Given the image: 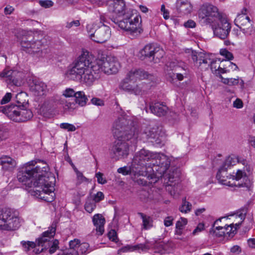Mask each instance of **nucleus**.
<instances>
[{"label":"nucleus","instance_id":"f257e3e1","mask_svg":"<svg viewBox=\"0 0 255 255\" xmlns=\"http://www.w3.org/2000/svg\"><path fill=\"white\" fill-rule=\"evenodd\" d=\"M120 67L119 62L114 57L97 59L92 62L89 53L84 52L73 63L66 75L69 79L90 87L97 79L100 71L107 74H116Z\"/></svg>","mask_w":255,"mask_h":255},{"label":"nucleus","instance_id":"f03ea898","mask_svg":"<svg viewBox=\"0 0 255 255\" xmlns=\"http://www.w3.org/2000/svg\"><path fill=\"white\" fill-rule=\"evenodd\" d=\"M112 132L117 139L112 147L111 157L116 160L127 157L129 146L137 142L136 122L128 116H121L114 122Z\"/></svg>","mask_w":255,"mask_h":255},{"label":"nucleus","instance_id":"7ed1b4c3","mask_svg":"<svg viewBox=\"0 0 255 255\" xmlns=\"http://www.w3.org/2000/svg\"><path fill=\"white\" fill-rule=\"evenodd\" d=\"M108 10L119 16H123L122 19L113 18L112 20L119 27L127 32L133 38L139 35L142 31L141 28V17L133 9H126L124 0H111L109 1Z\"/></svg>","mask_w":255,"mask_h":255},{"label":"nucleus","instance_id":"20e7f679","mask_svg":"<svg viewBox=\"0 0 255 255\" xmlns=\"http://www.w3.org/2000/svg\"><path fill=\"white\" fill-rule=\"evenodd\" d=\"M154 153L144 149L136 152L132 161L133 170H138L142 176L149 178V173H151L149 162H152L153 159L156 156Z\"/></svg>","mask_w":255,"mask_h":255},{"label":"nucleus","instance_id":"39448f33","mask_svg":"<svg viewBox=\"0 0 255 255\" xmlns=\"http://www.w3.org/2000/svg\"><path fill=\"white\" fill-rule=\"evenodd\" d=\"M20 44L23 50L36 57H42L45 55L43 51V42L41 40L33 41V35L31 32L22 30Z\"/></svg>","mask_w":255,"mask_h":255},{"label":"nucleus","instance_id":"423d86ee","mask_svg":"<svg viewBox=\"0 0 255 255\" xmlns=\"http://www.w3.org/2000/svg\"><path fill=\"white\" fill-rule=\"evenodd\" d=\"M154 154H155L156 156L153 159L152 162H149V166H151L150 170L152 173H149L148 179H152V181L156 182L162 177L169 167L170 160L163 154L157 153Z\"/></svg>","mask_w":255,"mask_h":255},{"label":"nucleus","instance_id":"0eeeda50","mask_svg":"<svg viewBox=\"0 0 255 255\" xmlns=\"http://www.w3.org/2000/svg\"><path fill=\"white\" fill-rule=\"evenodd\" d=\"M0 112L15 122H25L33 117V113L30 110L14 105L0 106Z\"/></svg>","mask_w":255,"mask_h":255},{"label":"nucleus","instance_id":"6e6552de","mask_svg":"<svg viewBox=\"0 0 255 255\" xmlns=\"http://www.w3.org/2000/svg\"><path fill=\"white\" fill-rule=\"evenodd\" d=\"M20 226V220L18 216L8 208L0 210V230L15 231Z\"/></svg>","mask_w":255,"mask_h":255},{"label":"nucleus","instance_id":"1a4fd4ad","mask_svg":"<svg viewBox=\"0 0 255 255\" xmlns=\"http://www.w3.org/2000/svg\"><path fill=\"white\" fill-rule=\"evenodd\" d=\"M20 226V220L18 216L8 208L0 210V230L15 231Z\"/></svg>","mask_w":255,"mask_h":255},{"label":"nucleus","instance_id":"9d476101","mask_svg":"<svg viewBox=\"0 0 255 255\" xmlns=\"http://www.w3.org/2000/svg\"><path fill=\"white\" fill-rule=\"evenodd\" d=\"M233 216L236 219H239L238 222L235 224L232 223L230 225L220 226L219 223L221 222L222 219L227 218L226 217H221L214 222L213 227H215V229L214 230L213 233L216 236L221 237L225 236L226 234L230 236L236 233L237 228L241 225L245 218V213H237L234 214Z\"/></svg>","mask_w":255,"mask_h":255},{"label":"nucleus","instance_id":"9b49d317","mask_svg":"<svg viewBox=\"0 0 255 255\" xmlns=\"http://www.w3.org/2000/svg\"><path fill=\"white\" fill-rule=\"evenodd\" d=\"M86 28L91 39L97 43H104L111 36L110 27L104 23L98 27L96 24H88Z\"/></svg>","mask_w":255,"mask_h":255},{"label":"nucleus","instance_id":"f8f14e48","mask_svg":"<svg viewBox=\"0 0 255 255\" xmlns=\"http://www.w3.org/2000/svg\"><path fill=\"white\" fill-rule=\"evenodd\" d=\"M198 15L200 20L206 24L213 23L216 19H220L221 17L217 7L208 3L201 6Z\"/></svg>","mask_w":255,"mask_h":255},{"label":"nucleus","instance_id":"ddd939ff","mask_svg":"<svg viewBox=\"0 0 255 255\" xmlns=\"http://www.w3.org/2000/svg\"><path fill=\"white\" fill-rule=\"evenodd\" d=\"M34 163H36V162L34 161L27 163L26 166L22 167L17 173L18 180L28 187H32L34 178L36 177L33 168Z\"/></svg>","mask_w":255,"mask_h":255},{"label":"nucleus","instance_id":"4468645a","mask_svg":"<svg viewBox=\"0 0 255 255\" xmlns=\"http://www.w3.org/2000/svg\"><path fill=\"white\" fill-rule=\"evenodd\" d=\"M56 225L53 223L49 229L43 232L41 237L39 238L36 241V245L38 247H41V248L36 249V254H38L43 252L44 250L47 249V247L50 246L52 241L51 239L54 237L56 232Z\"/></svg>","mask_w":255,"mask_h":255},{"label":"nucleus","instance_id":"2eb2a0df","mask_svg":"<svg viewBox=\"0 0 255 255\" xmlns=\"http://www.w3.org/2000/svg\"><path fill=\"white\" fill-rule=\"evenodd\" d=\"M55 181V178L52 173H42L38 174L37 177L34 178L32 186H33L35 189L48 188L53 186Z\"/></svg>","mask_w":255,"mask_h":255},{"label":"nucleus","instance_id":"dca6fc26","mask_svg":"<svg viewBox=\"0 0 255 255\" xmlns=\"http://www.w3.org/2000/svg\"><path fill=\"white\" fill-rule=\"evenodd\" d=\"M119 88L125 91L133 93L135 95H140L149 89V86L143 83L135 85L128 81V79L125 78L121 82Z\"/></svg>","mask_w":255,"mask_h":255},{"label":"nucleus","instance_id":"f3484780","mask_svg":"<svg viewBox=\"0 0 255 255\" xmlns=\"http://www.w3.org/2000/svg\"><path fill=\"white\" fill-rule=\"evenodd\" d=\"M147 139L154 144H159L162 141L161 129L155 124L149 125L144 131Z\"/></svg>","mask_w":255,"mask_h":255},{"label":"nucleus","instance_id":"a211bd4d","mask_svg":"<svg viewBox=\"0 0 255 255\" xmlns=\"http://www.w3.org/2000/svg\"><path fill=\"white\" fill-rule=\"evenodd\" d=\"M53 190V186L48 188H43L41 189H35L32 192L31 194L41 200L47 202H51L54 200L55 197V193Z\"/></svg>","mask_w":255,"mask_h":255},{"label":"nucleus","instance_id":"6ab92c4d","mask_svg":"<svg viewBox=\"0 0 255 255\" xmlns=\"http://www.w3.org/2000/svg\"><path fill=\"white\" fill-rule=\"evenodd\" d=\"M125 78L128 79V81L132 82V83H134V82L138 79H147L151 81L155 79L153 75L149 74L145 71L140 69L131 70L127 74Z\"/></svg>","mask_w":255,"mask_h":255},{"label":"nucleus","instance_id":"aec40b11","mask_svg":"<svg viewBox=\"0 0 255 255\" xmlns=\"http://www.w3.org/2000/svg\"><path fill=\"white\" fill-rule=\"evenodd\" d=\"M220 23L214 29V34L219 38L225 39L230 32L231 26L230 23L226 19L221 17Z\"/></svg>","mask_w":255,"mask_h":255},{"label":"nucleus","instance_id":"412c9836","mask_svg":"<svg viewBox=\"0 0 255 255\" xmlns=\"http://www.w3.org/2000/svg\"><path fill=\"white\" fill-rule=\"evenodd\" d=\"M227 169V167H225L222 165L217 172L216 178L221 184L229 186H232L233 183H231L230 181H228V179L232 178V175H228Z\"/></svg>","mask_w":255,"mask_h":255},{"label":"nucleus","instance_id":"4be33fe9","mask_svg":"<svg viewBox=\"0 0 255 255\" xmlns=\"http://www.w3.org/2000/svg\"><path fill=\"white\" fill-rule=\"evenodd\" d=\"M150 112L158 117L165 116L168 110V107L159 102L151 103L149 105Z\"/></svg>","mask_w":255,"mask_h":255},{"label":"nucleus","instance_id":"5701e85b","mask_svg":"<svg viewBox=\"0 0 255 255\" xmlns=\"http://www.w3.org/2000/svg\"><path fill=\"white\" fill-rule=\"evenodd\" d=\"M93 222L96 227V234L98 236L103 235L104 232V225L105 223V220L102 215L97 214L93 217Z\"/></svg>","mask_w":255,"mask_h":255},{"label":"nucleus","instance_id":"b1692460","mask_svg":"<svg viewBox=\"0 0 255 255\" xmlns=\"http://www.w3.org/2000/svg\"><path fill=\"white\" fill-rule=\"evenodd\" d=\"M31 90L34 93V94L36 96H42L43 95L46 90V85L40 81L33 80V84L30 87Z\"/></svg>","mask_w":255,"mask_h":255},{"label":"nucleus","instance_id":"393cba45","mask_svg":"<svg viewBox=\"0 0 255 255\" xmlns=\"http://www.w3.org/2000/svg\"><path fill=\"white\" fill-rule=\"evenodd\" d=\"M155 44H148L146 45L139 51L138 56L141 60L148 59L151 61L153 52L154 50Z\"/></svg>","mask_w":255,"mask_h":255},{"label":"nucleus","instance_id":"a878e982","mask_svg":"<svg viewBox=\"0 0 255 255\" xmlns=\"http://www.w3.org/2000/svg\"><path fill=\"white\" fill-rule=\"evenodd\" d=\"M232 178L233 180L235 179L237 181H239L241 179H243V183H238L237 185L235 184V186H237L239 187H249L248 182L249 181L248 180V178L247 176L246 173L243 172L242 170L238 169L235 175H232Z\"/></svg>","mask_w":255,"mask_h":255},{"label":"nucleus","instance_id":"bb28decb","mask_svg":"<svg viewBox=\"0 0 255 255\" xmlns=\"http://www.w3.org/2000/svg\"><path fill=\"white\" fill-rule=\"evenodd\" d=\"M17 74H18L17 72L6 68L0 73V77L7 78L10 82L14 85L18 86L20 84L18 80L15 78L16 75Z\"/></svg>","mask_w":255,"mask_h":255},{"label":"nucleus","instance_id":"cd10ccee","mask_svg":"<svg viewBox=\"0 0 255 255\" xmlns=\"http://www.w3.org/2000/svg\"><path fill=\"white\" fill-rule=\"evenodd\" d=\"M178 11L182 14L190 13L192 9L191 3L188 0L181 1L177 4Z\"/></svg>","mask_w":255,"mask_h":255},{"label":"nucleus","instance_id":"c85d7f7f","mask_svg":"<svg viewBox=\"0 0 255 255\" xmlns=\"http://www.w3.org/2000/svg\"><path fill=\"white\" fill-rule=\"evenodd\" d=\"M17 105L14 106L27 108L28 107V99L27 95L24 92L18 93L15 97Z\"/></svg>","mask_w":255,"mask_h":255},{"label":"nucleus","instance_id":"c756f323","mask_svg":"<svg viewBox=\"0 0 255 255\" xmlns=\"http://www.w3.org/2000/svg\"><path fill=\"white\" fill-rule=\"evenodd\" d=\"M0 164L2 166V168L5 170H11L16 166L15 160L7 156L0 158Z\"/></svg>","mask_w":255,"mask_h":255},{"label":"nucleus","instance_id":"7c9ffc66","mask_svg":"<svg viewBox=\"0 0 255 255\" xmlns=\"http://www.w3.org/2000/svg\"><path fill=\"white\" fill-rule=\"evenodd\" d=\"M150 249V242L146 241L145 244H138L137 245L133 246L132 247H130L129 246L125 247L121 250L118 251V254H120V252H126L128 251H129L131 249V251L136 250H141L142 251L149 250Z\"/></svg>","mask_w":255,"mask_h":255},{"label":"nucleus","instance_id":"2f4dec72","mask_svg":"<svg viewBox=\"0 0 255 255\" xmlns=\"http://www.w3.org/2000/svg\"><path fill=\"white\" fill-rule=\"evenodd\" d=\"M180 173L177 169L170 170L169 173H166V172L162 176L165 180H167L168 182L172 183L174 182H178L179 179Z\"/></svg>","mask_w":255,"mask_h":255},{"label":"nucleus","instance_id":"473e14b6","mask_svg":"<svg viewBox=\"0 0 255 255\" xmlns=\"http://www.w3.org/2000/svg\"><path fill=\"white\" fill-rule=\"evenodd\" d=\"M182 72H173L172 75L168 73V76L170 78L169 80L171 83H174V80L177 79L178 81H182L184 77H186L188 75L187 69H181Z\"/></svg>","mask_w":255,"mask_h":255},{"label":"nucleus","instance_id":"72a5a7b5","mask_svg":"<svg viewBox=\"0 0 255 255\" xmlns=\"http://www.w3.org/2000/svg\"><path fill=\"white\" fill-rule=\"evenodd\" d=\"M165 52L163 49L160 46L155 44L154 50L153 52L151 61L154 63H158L159 60L163 57Z\"/></svg>","mask_w":255,"mask_h":255},{"label":"nucleus","instance_id":"f704fd0d","mask_svg":"<svg viewBox=\"0 0 255 255\" xmlns=\"http://www.w3.org/2000/svg\"><path fill=\"white\" fill-rule=\"evenodd\" d=\"M142 220V229L148 230L153 226V220L151 217L142 213H138Z\"/></svg>","mask_w":255,"mask_h":255},{"label":"nucleus","instance_id":"c9c22d12","mask_svg":"<svg viewBox=\"0 0 255 255\" xmlns=\"http://www.w3.org/2000/svg\"><path fill=\"white\" fill-rule=\"evenodd\" d=\"M33 168L35 173V177H37L38 174L50 173L48 165L46 163L43 161L39 162L38 164L35 167H33Z\"/></svg>","mask_w":255,"mask_h":255},{"label":"nucleus","instance_id":"e433bc0d","mask_svg":"<svg viewBox=\"0 0 255 255\" xmlns=\"http://www.w3.org/2000/svg\"><path fill=\"white\" fill-rule=\"evenodd\" d=\"M133 169L132 168V163H131V165L130 167H128L126 166L119 168L118 169V172L119 173H122L123 175H126L128 174L130 175H134L135 176H141L139 172H138V170H132Z\"/></svg>","mask_w":255,"mask_h":255},{"label":"nucleus","instance_id":"4c0bfd02","mask_svg":"<svg viewBox=\"0 0 255 255\" xmlns=\"http://www.w3.org/2000/svg\"><path fill=\"white\" fill-rule=\"evenodd\" d=\"M75 98L76 103L79 106L83 107L86 105L88 99L83 91L77 92Z\"/></svg>","mask_w":255,"mask_h":255},{"label":"nucleus","instance_id":"58836bf2","mask_svg":"<svg viewBox=\"0 0 255 255\" xmlns=\"http://www.w3.org/2000/svg\"><path fill=\"white\" fill-rule=\"evenodd\" d=\"M251 21L250 17L244 14H238L237 17L235 19V24L238 26L240 27L242 26L245 25L247 22Z\"/></svg>","mask_w":255,"mask_h":255},{"label":"nucleus","instance_id":"ea45409f","mask_svg":"<svg viewBox=\"0 0 255 255\" xmlns=\"http://www.w3.org/2000/svg\"><path fill=\"white\" fill-rule=\"evenodd\" d=\"M205 55L206 54L203 52H192V59L197 66H201V60L204 58Z\"/></svg>","mask_w":255,"mask_h":255},{"label":"nucleus","instance_id":"a19ab883","mask_svg":"<svg viewBox=\"0 0 255 255\" xmlns=\"http://www.w3.org/2000/svg\"><path fill=\"white\" fill-rule=\"evenodd\" d=\"M91 251L89 244L87 243H83L80 244L78 250H76V252L77 253V255H84L89 253Z\"/></svg>","mask_w":255,"mask_h":255},{"label":"nucleus","instance_id":"79ce46f5","mask_svg":"<svg viewBox=\"0 0 255 255\" xmlns=\"http://www.w3.org/2000/svg\"><path fill=\"white\" fill-rule=\"evenodd\" d=\"M239 28L242 30L243 33L245 36L251 35L254 31V28L251 21L247 22L246 24H245V25L242 26Z\"/></svg>","mask_w":255,"mask_h":255},{"label":"nucleus","instance_id":"37998d69","mask_svg":"<svg viewBox=\"0 0 255 255\" xmlns=\"http://www.w3.org/2000/svg\"><path fill=\"white\" fill-rule=\"evenodd\" d=\"M96 207V203L91 198H88L85 204V209L89 213H92Z\"/></svg>","mask_w":255,"mask_h":255},{"label":"nucleus","instance_id":"c03bdc74","mask_svg":"<svg viewBox=\"0 0 255 255\" xmlns=\"http://www.w3.org/2000/svg\"><path fill=\"white\" fill-rule=\"evenodd\" d=\"M191 208L192 204L190 202L186 201V198L183 199L182 205L179 208L180 212L186 213L190 211Z\"/></svg>","mask_w":255,"mask_h":255},{"label":"nucleus","instance_id":"a18cd8bd","mask_svg":"<svg viewBox=\"0 0 255 255\" xmlns=\"http://www.w3.org/2000/svg\"><path fill=\"white\" fill-rule=\"evenodd\" d=\"M221 62L219 59H212L210 64L211 70L212 72L217 74V71L220 68L221 66Z\"/></svg>","mask_w":255,"mask_h":255},{"label":"nucleus","instance_id":"49530a36","mask_svg":"<svg viewBox=\"0 0 255 255\" xmlns=\"http://www.w3.org/2000/svg\"><path fill=\"white\" fill-rule=\"evenodd\" d=\"M237 162H239L237 158L229 156L226 159L222 165L228 168L231 166L235 165Z\"/></svg>","mask_w":255,"mask_h":255},{"label":"nucleus","instance_id":"de8ad7c7","mask_svg":"<svg viewBox=\"0 0 255 255\" xmlns=\"http://www.w3.org/2000/svg\"><path fill=\"white\" fill-rule=\"evenodd\" d=\"M21 244L23 248V250L25 252H28L31 249L35 248L37 246L36 243L30 241H22Z\"/></svg>","mask_w":255,"mask_h":255},{"label":"nucleus","instance_id":"09e8293b","mask_svg":"<svg viewBox=\"0 0 255 255\" xmlns=\"http://www.w3.org/2000/svg\"><path fill=\"white\" fill-rule=\"evenodd\" d=\"M180 64V62L176 61H171L168 62L166 64V66L167 68V70H171L173 71V72H179V68H180L178 65Z\"/></svg>","mask_w":255,"mask_h":255},{"label":"nucleus","instance_id":"8fccbe9b","mask_svg":"<svg viewBox=\"0 0 255 255\" xmlns=\"http://www.w3.org/2000/svg\"><path fill=\"white\" fill-rule=\"evenodd\" d=\"M212 59L210 58L209 55L206 54L204 58L203 59V62H201V66L199 67L201 69H208L211 62Z\"/></svg>","mask_w":255,"mask_h":255},{"label":"nucleus","instance_id":"3c124183","mask_svg":"<svg viewBox=\"0 0 255 255\" xmlns=\"http://www.w3.org/2000/svg\"><path fill=\"white\" fill-rule=\"evenodd\" d=\"M61 103L63 105L65 110L72 111L76 108V105L74 102H69L64 99H61Z\"/></svg>","mask_w":255,"mask_h":255},{"label":"nucleus","instance_id":"603ef678","mask_svg":"<svg viewBox=\"0 0 255 255\" xmlns=\"http://www.w3.org/2000/svg\"><path fill=\"white\" fill-rule=\"evenodd\" d=\"M74 171L77 175V185H80L82 183L88 180L87 178L83 175V173L80 172L77 168H75Z\"/></svg>","mask_w":255,"mask_h":255},{"label":"nucleus","instance_id":"864d4df0","mask_svg":"<svg viewBox=\"0 0 255 255\" xmlns=\"http://www.w3.org/2000/svg\"><path fill=\"white\" fill-rule=\"evenodd\" d=\"M76 92H77L72 88H67L63 91V95L66 98L72 97H75Z\"/></svg>","mask_w":255,"mask_h":255},{"label":"nucleus","instance_id":"5fc2aeb1","mask_svg":"<svg viewBox=\"0 0 255 255\" xmlns=\"http://www.w3.org/2000/svg\"><path fill=\"white\" fill-rule=\"evenodd\" d=\"M59 242L57 240H55L50 244V246L47 247V249L49 248V253L50 254H53L58 247Z\"/></svg>","mask_w":255,"mask_h":255},{"label":"nucleus","instance_id":"6e6d98bb","mask_svg":"<svg viewBox=\"0 0 255 255\" xmlns=\"http://www.w3.org/2000/svg\"><path fill=\"white\" fill-rule=\"evenodd\" d=\"M60 127L61 128L67 130L68 131H74L76 129L73 125L68 123H62L60 124Z\"/></svg>","mask_w":255,"mask_h":255},{"label":"nucleus","instance_id":"4d7b16f0","mask_svg":"<svg viewBox=\"0 0 255 255\" xmlns=\"http://www.w3.org/2000/svg\"><path fill=\"white\" fill-rule=\"evenodd\" d=\"M187 223V220L185 218H181L180 220L178 221L176 224V228L177 229L182 230L184 226Z\"/></svg>","mask_w":255,"mask_h":255},{"label":"nucleus","instance_id":"13d9d810","mask_svg":"<svg viewBox=\"0 0 255 255\" xmlns=\"http://www.w3.org/2000/svg\"><path fill=\"white\" fill-rule=\"evenodd\" d=\"M80 245V241L78 239H74L69 242L70 248L68 250H77Z\"/></svg>","mask_w":255,"mask_h":255},{"label":"nucleus","instance_id":"bf43d9fd","mask_svg":"<svg viewBox=\"0 0 255 255\" xmlns=\"http://www.w3.org/2000/svg\"><path fill=\"white\" fill-rule=\"evenodd\" d=\"M39 4L44 7V8H49L53 5V2L50 0H40L39 1Z\"/></svg>","mask_w":255,"mask_h":255},{"label":"nucleus","instance_id":"052dcab7","mask_svg":"<svg viewBox=\"0 0 255 255\" xmlns=\"http://www.w3.org/2000/svg\"><path fill=\"white\" fill-rule=\"evenodd\" d=\"M220 54L225 56V58L229 60H232L234 58L233 54L225 49H221L220 51Z\"/></svg>","mask_w":255,"mask_h":255},{"label":"nucleus","instance_id":"680f3d73","mask_svg":"<svg viewBox=\"0 0 255 255\" xmlns=\"http://www.w3.org/2000/svg\"><path fill=\"white\" fill-rule=\"evenodd\" d=\"M108 237L111 241L115 243H117L118 239L117 237V234L115 230H111L108 233Z\"/></svg>","mask_w":255,"mask_h":255},{"label":"nucleus","instance_id":"e2e57ef3","mask_svg":"<svg viewBox=\"0 0 255 255\" xmlns=\"http://www.w3.org/2000/svg\"><path fill=\"white\" fill-rule=\"evenodd\" d=\"M104 198V195L102 192H98L96 195H95L93 199L92 200L96 203L99 202Z\"/></svg>","mask_w":255,"mask_h":255},{"label":"nucleus","instance_id":"0e129e2a","mask_svg":"<svg viewBox=\"0 0 255 255\" xmlns=\"http://www.w3.org/2000/svg\"><path fill=\"white\" fill-rule=\"evenodd\" d=\"M77 253L74 250H67L60 251L57 255H77Z\"/></svg>","mask_w":255,"mask_h":255},{"label":"nucleus","instance_id":"69168bd1","mask_svg":"<svg viewBox=\"0 0 255 255\" xmlns=\"http://www.w3.org/2000/svg\"><path fill=\"white\" fill-rule=\"evenodd\" d=\"M11 98V94L10 93H7L2 98L0 101L1 105L5 104L9 102Z\"/></svg>","mask_w":255,"mask_h":255},{"label":"nucleus","instance_id":"338daca9","mask_svg":"<svg viewBox=\"0 0 255 255\" xmlns=\"http://www.w3.org/2000/svg\"><path fill=\"white\" fill-rule=\"evenodd\" d=\"M103 174L101 172L96 173V176L97 178V181L99 183L104 184L107 183V180L103 177Z\"/></svg>","mask_w":255,"mask_h":255},{"label":"nucleus","instance_id":"774afa93","mask_svg":"<svg viewBox=\"0 0 255 255\" xmlns=\"http://www.w3.org/2000/svg\"><path fill=\"white\" fill-rule=\"evenodd\" d=\"M150 248H153L154 249L157 248L159 249H163V245L160 243H158L157 241L150 242Z\"/></svg>","mask_w":255,"mask_h":255}]
</instances>
